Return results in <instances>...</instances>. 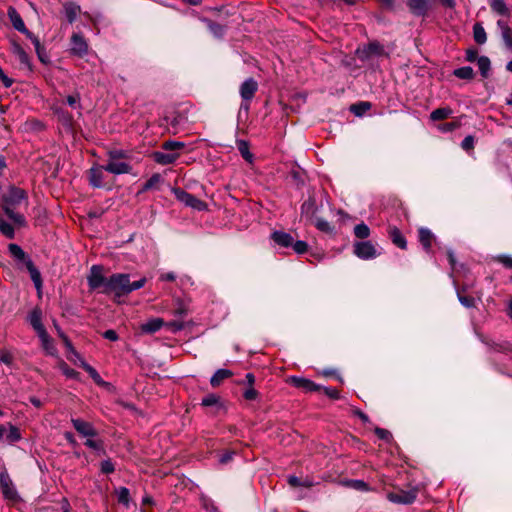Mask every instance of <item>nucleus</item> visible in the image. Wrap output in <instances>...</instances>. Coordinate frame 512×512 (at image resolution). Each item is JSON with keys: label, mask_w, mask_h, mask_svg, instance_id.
I'll use <instances>...</instances> for the list:
<instances>
[{"label": "nucleus", "mask_w": 512, "mask_h": 512, "mask_svg": "<svg viewBox=\"0 0 512 512\" xmlns=\"http://www.w3.org/2000/svg\"><path fill=\"white\" fill-rule=\"evenodd\" d=\"M497 261L505 267L512 269V256L502 254L497 257Z\"/></svg>", "instance_id": "53"}, {"label": "nucleus", "mask_w": 512, "mask_h": 512, "mask_svg": "<svg viewBox=\"0 0 512 512\" xmlns=\"http://www.w3.org/2000/svg\"><path fill=\"white\" fill-rule=\"evenodd\" d=\"M8 17H9L13 27L17 31L23 33L24 35L26 33H28L29 30L26 28L22 17L20 16V14L17 12V10L14 7L8 8Z\"/></svg>", "instance_id": "14"}, {"label": "nucleus", "mask_w": 512, "mask_h": 512, "mask_svg": "<svg viewBox=\"0 0 512 512\" xmlns=\"http://www.w3.org/2000/svg\"><path fill=\"white\" fill-rule=\"evenodd\" d=\"M0 80L2 81L3 85L6 87V88H9L12 86L13 84V79L8 77L4 70L0 67Z\"/></svg>", "instance_id": "56"}, {"label": "nucleus", "mask_w": 512, "mask_h": 512, "mask_svg": "<svg viewBox=\"0 0 512 512\" xmlns=\"http://www.w3.org/2000/svg\"><path fill=\"white\" fill-rule=\"evenodd\" d=\"M371 107L369 102H360L358 104H354L351 106V111L356 116H362L366 111H368Z\"/></svg>", "instance_id": "39"}, {"label": "nucleus", "mask_w": 512, "mask_h": 512, "mask_svg": "<svg viewBox=\"0 0 512 512\" xmlns=\"http://www.w3.org/2000/svg\"><path fill=\"white\" fill-rule=\"evenodd\" d=\"M244 397L247 400H254L257 397V391L254 388H249L244 392Z\"/></svg>", "instance_id": "64"}, {"label": "nucleus", "mask_w": 512, "mask_h": 512, "mask_svg": "<svg viewBox=\"0 0 512 512\" xmlns=\"http://www.w3.org/2000/svg\"><path fill=\"white\" fill-rule=\"evenodd\" d=\"M173 193L177 200L184 203L186 206L196 209L198 211H202L206 209V204L202 200L198 199L194 195L180 189L176 188L173 190Z\"/></svg>", "instance_id": "5"}, {"label": "nucleus", "mask_w": 512, "mask_h": 512, "mask_svg": "<svg viewBox=\"0 0 512 512\" xmlns=\"http://www.w3.org/2000/svg\"><path fill=\"white\" fill-rule=\"evenodd\" d=\"M37 335L41 341L42 348L46 351V353L49 355H54L56 353V349L47 331L45 330L38 333Z\"/></svg>", "instance_id": "21"}, {"label": "nucleus", "mask_w": 512, "mask_h": 512, "mask_svg": "<svg viewBox=\"0 0 512 512\" xmlns=\"http://www.w3.org/2000/svg\"><path fill=\"white\" fill-rule=\"evenodd\" d=\"M433 233L427 228L419 229V241L426 252H429L432 246Z\"/></svg>", "instance_id": "23"}, {"label": "nucleus", "mask_w": 512, "mask_h": 512, "mask_svg": "<svg viewBox=\"0 0 512 512\" xmlns=\"http://www.w3.org/2000/svg\"><path fill=\"white\" fill-rule=\"evenodd\" d=\"M71 53L77 56H84L88 52V44L84 37L78 33H74L71 37Z\"/></svg>", "instance_id": "11"}, {"label": "nucleus", "mask_w": 512, "mask_h": 512, "mask_svg": "<svg viewBox=\"0 0 512 512\" xmlns=\"http://www.w3.org/2000/svg\"><path fill=\"white\" fill-rule=\"evenodd\" d=\"M291 246L293 247V250L300 255L304 254L308 250V244L302 240H298L296 242L293 241Z\"/></svg>", "instance_id": "45"}, {"label": "nucleus", "mask_w": 512, "mask_h": 512, "mask_svg": "<svg viewBox=\"0 0 512 512\" xmlns=\"http://www.w3.org/2000/svg\"><path fill=\"white\" fill-rule=\"evenodd\" d=\"M6 439L9 443L17 442L21 439V434L19 429L14 425H9V431L6 435Z\"/></svg>", "instance_id": "41"}, {"label": "nucleus", "mask_w": 512, "mask_h": 512, "mask_svg": "<svg viewBox=\"0 0 512 512\" xmlns=\"http://www.w3.org/2000/svg\"><path fill=\"white\" fill-rule=\"evenodd\" d=\"M354 254L363 260L373 259L377 256L376 249L370 241H361L354 244Z\"/></svg>", "instance_id": "8"}, {"label": "nucleus", "mask_w": 512, "mask_h": 512, "mask_svg": "<svg viewBox=\"0 0 512 512\" xmlns=\"http://www.w3.org/2000/svg\"><path fill=\"white\" fill-rule=\"evenodd\" d=\"M127 157L126 153L122 150H112L108 152V160L123 161Z\"/></svg>", "instance_id": "48"}, {"label": "nucleus", "mask_w": 512, "mask_h": 512, "mask_svg": "<svg viewBox=\"0 0 512 512\" xmlns=\"http://www.w3.org/2000/svg\"><path fill=\"white\" fill-rule=\"evenodd\" d=\"M418 495V489L412 488L410 490H401L399 492H390L387 494V499L395 504L408 505L412 504Z\"/></svg>", "instance_id": "6"}, {"label": "nucleus", "mask_w": 512, "mask_h": 512, "mask_svg": "<svg viewBox=\"0 0 512 512\" xmlns=\"http://www.w3.org/2000/svg\"><path fill=\"white\" fill-rule=\"evenodd\" d=\"M26 203V193L23 189L12 187L4 195V210L7 216L15 223L23 225L24 216L14 211L17 206Z\"/></svg>", "instance_id": "1"}, {"label": "nucleus", "mask_w": 512, "mask_h": 512, "mask_svg": "<svg viewBox=\"0 0 512 512\" xmlns=\"http://www.w3.org/2000/svg\"><path fill=\"white\" fill-rule=\"evenodd\" d=\"M164 321L161 318H152L141 325V330L144 333H154L161 329Z\"/></svg>", "instance_id": "20"}, {"label": "nucleus", "mask_w": 512, "mask_h": 512, "mask_svg": "<svg viewBox=\"0 0 512 512\" xmlns=\"http://www.w3.org/2000/svg\"><path fill=\"white\" fill-rule=\"evenodd\" d=\"M117 500L119 503L123 504L126 507H129L130 504V492L126 487H119L115 490Z\"/></svg>", "instance_id": "30"}, {"label": "nucleus", "mask_w": 512, "mask_h": 512, "mask_svg": "<svg viewBox=\"0 0 512 512\" xmlns=\"http://www.w3.org/2000/svg\"><path fill=\"white\" fill-rule=\"evenodd\" d=\"M354 234L357 238L365 239L369 237L370 229L365 223H360L354 227Z\"/></svg>", "instance_id": "38"}, {"label": "nucleus", "mask_w": 512, "mask_h": 512, "mask_svg": "<svg viewBox=\"0 0 512 512\" xmlns=\"http://www.w3.org/2000/svg\"><path fill=\"white\" fill-rule=\"evenodd\" d=\"M288 483L293 487H300V486L310 487V486H312L311 481L306 480V481L302 482L300 478H298L297 476H294V475H291L288 477Z\"/></svg>", "instance_id": "43"}, {"label": "nucleus", "mask_w": 512, "mask_h": 512, "mask_svg": "<svg viewBox=\"0 0 512 512\" xmlns=\"http://www.w3.org/2000/svg\"><path fill=\"white\" fill-rule=\"evenodd\" d=\"M491 9L499 15H506L508 8L504 0H489Z\"/></svg>", "instance_id": "32"}, {"label": "nucleus", "mask_w": 512, "mask_h": 512, "mask_svg": "<svg viewBox=\"0 0 512 512\" xmlns=\"http://www.w3.org/2000/svg\"><path fill=\"white\" fill-rule=\"evenodd\" d=\"M87 282L91 290H97L100 293H107V284L109 283V277H105L103 274V268L99 265H93L87 276Z\"/></svg>", "instance_id": "4"}, {"label": "nucleus", "mask_w": 512, "mask_h": 512, "mask_svg": "<svg viewBox=\"0 0 512 512\" xmlns=\"http://www.w3.org/2000/svg\"><path fill=\"white\" fill-rule=\"evenodd\" d=\"M71 422L75 430L83 437H94L97 435L91 423L78 418L72 419Z\"/></svg>", "instance_id": "12"}, {"label": "nucleus", "mask_w": 512, "mask_h": 512, "mask_svg": "<svg viewBox=\"0 0 512 512\" xmlns=\"http://www.w3.org/2000/svg\"><path fill=\"white\" fill-rule=\"evenodd\" d=\"M473 36L474 40L478 44H484L487 40L486 32L483 26L480 23H476L473 26Z\"/></svg>", "instance_id": "31"}, {"label": "nucleus", "mask_w": 512, "mask_h": 512, "mask_svg": "<svg viewBox=\"0 0 512 512\" xmlns=\"http://www.w3.org/2000/svg\"><path fill=\"white\" fill-rule=\"evenodd\" d=\"M457 127H458L457 123L451 122V123H445V124L439 125L438 129L443 133H447V132H451V131L455 130Z\"/></svg>", "instance_id": "55"}, {"label": "nucleus", "mask_w": 512, "mask_h": 512, "mask_svg": "<svg viewBox=\"0 0 512 512\" xmlns=\"http://www.w3.org/2000/svg\"><path fill=\"white\" fill-rule=\"evenodd\" d=\"M474 146V138L472 136H466L463 140H462V143H461V147L464 149V150H470L472 149Z\"/></svg>", "instance_id": "57"}, {"label": "nucleus", "mask_w": 512, "mask_h": 512, "mask_svg": "<svg viewBox=\"0 0 512 512\" xmlns=\"http://www.w3.org/2000/svg\"><path fill=\"white\" fill-rule=\"evenodd\" d=\"M346 485L357 491L368 492L371 490L369 485L363 480H349L346 482Z\"/></svg>", "instance_id": "36"}, {"label": "nucleus", "mask_w": 512, "mask_h": 512, "mask_svg": "<svg viewBox=\"0 0 512 512\" xmlns=\"http://www.w3.org/2000/svg\"><path fill=\"white\" fill-rule=\"evenodd\" d=\"M271 237L281 247H290L293 244V237L284 231H275Z\"/></svg>", "instance_id": "19"}, {"label": "nucleus", "mask_w": 512, "mask_h": 512, "mask_svg": "<svg viewBox=\"0 0 512 512\" xmlns=\"http://www.w3.org/2000/svg\"><path fill=\"white\" fill-rule=\"evenodd\" d=\"M233 373L228 369H218L211 377L210 384L213 387L219 386L223 380L230 378Z\"/></svg>", "instance_id": "24"}, {"label": "nucleus", "mask_w": 512, "mask_h": 512, "mask_svg": "<svg viewBox=\"0 0 512 512\" xmlns=\"http://www.w3.org/2000/svg\"><path fill=\"white\" fill-rule=\"evenodd\" d=\"M315 226L318 230L321 232L327 233V234H333L334 233V227L325 219L317 218L315 220Z\"/></svg>", "instance_id": "35"}, {"label": "nucleus", "mask_w": 512, "mask_h": 512, "mask_svg": "<svg viewBox=\"0 0 512 512\" xmlns=\"http://www.w3.org/2000/svg\"><path fill=\"white\" fill-rule=\"evenodd\" d=\"M431 0H409L410 10L417 16H424L430 8Z\"/></svg>", "instance_id": "15"}, {"label": "nucleus", "mask_w": 512, "mask_h": 512, "mask_svg": "<svg viewBox=\"0 0 512 512\" xmlns=\"http://www.w3.org/2000/svg\"><path fill=\"white\" fill-rule=\"evenodd\" d=\"M203 21L206 23L207 28L215 37H217V38L223 37V35L225 33V27L223 25H220V24L215 23L208 19H204Z\"/></svg>", "instance_id": "29"}, {"label": "nucleus", "mask_w": 512, "mask_h": 512, "mask_svg": "<svg viewBox=\"0 0 512 512\" xmlns=\"http://www.w3.org/2000/svg\"><path fill=\"white\" fill-rule=\"evenodd\" d=\"M25 36L31 40V42L33 43L34 47H35V50H39L40 47L42 46L38 37H36L33 33H31L30 31H28V33L25 34Z\"/></svg>", "instance_id": "60"}, {"label": "nucleus", "mask_w": 512, "mask_h": 512, "mask_svg": "<svg viewBox=\"0 0 512 512\" xmlns=\"http://www.w3.org/2000/svg\"><path fill=\"white\" fill-rule=\"evenodd\" d=\"M104 168L114 175L130 174L132 172V166L128 162L120 160H107Z\"/></svg>", "instance_id": "9"}, {"label": "nucleus", "mask_w": 512, "mask_h": 512, "mask_svg": "<svg viewBox=\"0 0 512 512\" xmlns=\"http://www.w3.org/2000/svg\"><path fill=\"white\" fill-rule=\"evenodd\" d=\"M13 361V356L9 351H1L0 362L10 365Z\"/></svg>", "instance_id": "58"}, {"label": "nucleus", "mask_w": 512, "mask_h": 512, "mask_svg": "<svg viewBox=\"0 0 512 512\" xmlns=\"http://www.w3.org/2000/svg\"><path fill=\"white\" fill-rule=\"evenodd\" d=\"M106 169L104 165H95L92 166L89 170V182L95 188L104 187V179H105Z\"/></svg>", "instance_id": "10"}, {"label": "nucleus", "mask_w": 512, "mask_h": 512, "mask_svg": "<svg viewBox=\"0 0 512 512\" xmlns=\"http://www.w3.org/2000/svg\"><path fill=\"white\" fill-rule=\"evenodd\" d=\"M375 433L382 440L390 441L392 439V434L386 429L376 428Z\"/></svg>", "instance_id": "51"}, {"label": "nucleus", "mask_w": 512, "mask_h": 512, "mask_svg": "<svg viewBox=\"0 0 512 512\" xmlns=\"http://www.w3.org/2000/svg\"><path fill=\"white\" fill-rule=\"evenodd\" d=\"M129 280V274L117 273L111 275L107 284L106 294H114L115 297L129 294Z\"/></svg>", "instance_id": "3"}, {"label": "nucleus", "mask_w": 512, "mask_h": 512, "mask_svg": "<svg viewBox=\"0 0 512 512\" xmlns=\"http://www.w3.org/2000/svg\"><path fill=\"white\" fill-rule=\"evenodd\" d=\"M8 250L14 259L25 264L35 287L37 288V290H40L42 287L41 274L39 270L34 266L32 260L26 255L24 250L17 244H9Z\"/></svg>", "instance_id": "2"}, {"label": "nucleus", "mask_w": 512, "mask_h": 512, "mask_svg": "<svg viewBox=\"0 0 512 512\" xmlns=\"http://www.w3.org/2000/svg\"><path fill=\"white\" fill-rule=\"evenodd\" d=\"M219 401V397L215 394H208L207 396H205L202 401H201V404L205 407H210V406H214L218 403Z\"/></svg>", "instance_id": "46"}, {"label": "nucleus", "mask_w": 512, "mask_h": 512, "mask_svg": "<svg viewBox=\"0 0 512 512\" xmlns=\"http://www.w3.org/2000/svg\"><path fill=\"white\" fill-rule=\"evenodd\" d=\"M178 158L176 153H162L158 152L155 154V160L157 163L162 165L172 164Z\"/></svg>", "instance_id": "28"}, {"label": "nucleus", "mask_w": 512, "mask_h": 512, "mask_svg": "<svg viewBox=\"0 0 512 512\" xmlns=\"http://www.w3.org/2000/svg\"><path fill=\"white\" fill-rule=\"evenodd\" d=\"M389 234H390L392 242L396 246H398L401 249H406L407 248V241H406L405 237L402 235V233L400 232L399 229H397L396 227H393V228L390 229Z\"/></svg>", "instance_id": "25"}, {"label": "nucleus", "mask_w": 512, "mask_h": 512, "mask_svg": "<svg viewBox=\"0 0 512 512\" xmlns=\"http://www.w3.org/2000/svg\"><path fill=\"white\" fill-rule=\"evenodd\" d=\"M100 468H101V472L104 474L113 473L115 470V466L110 459L103 460L101 462Z\"/></svg>", "instance_id": "47"}, {"label": "nucleus", "mask_w": 512, "mask_h": 512, "mask_svg": "<svg viewBox=\"0 0 512 512\" xmlns=\"http://www.w3.org/2000/svg\"><path fill=\"white\" fill-rule=\"evenodd\" d=\"M35 51H36V54H37L39 60L42 63H46L48 61V56H47L46 50L43 46H41L39 50H35Z\"/></svg>", "instance_id": "63"}, {"label": "nucleus", "mask_w": 512, "mask_h": 512, "mask_svg": "<svg viewBox=\"0 0 512 512\" xmlns=\"http://www.w3.org/2000/svg\"><path fill=\"white\" fill-rule=\"evenodd\" d=\"M184 147V143L178 141H166L163 144V149L167 151L177 150Z\"/></svg>", "instance_id": "50"}, {"label": "nucleus", "mask_w": 512, "mask_h": 512, "mask_svg": "<svg viewBox=\"0 0 512 512\" xmlns=\"http://www.w3.org/2000/svg\"><path fill=\"white\" fill-rule=\"evenodd\" d=\"M454 75L460 79L469 80L473 77L474 72L470 66H464L454 71Z\"/></svg>", "instance_id": "37"}, {"label": "nucleus", "mask_w": 512, "mask_h": 512, "mask_svg": "<svg viewBox=\"0 0 512 512\" xmlns=\"http://www.w3.org/2000/svg\"><path fill=\"white\" fill-rule=\"evenodd\" d=\"M85 445L93 450H101L103 445L102 442L93 439H87Z\"/></svg>", "instance_id": "59"}, {"label": "nucleus", "mask_w": 512, "mask_h": 512, "mask_svg": "<svg viewBox=\"0 0 512 512\" xmlns=\"http://www.w3.org/2000/svg\"><path fill=\"white\" fill-rule=\"evenodd\" d=\"M238 150L242 157L251 163L253 161V154L249 151V145L246 141L240 140L237 142Z\"/></svg>", "instance_id": "33"}, {"label": "nucleus", "mask_w": 512, "mask_h": 512, "mask_svg": "<svg viewBox=\"0 0 512 512\" xmlns=\"http://www.w3.org/2000/svg\"><path fill=\"white\" fill-rule=\"evenodd\" d=\"M293 382L297 387L303 388L306 391H316L320 389V386L306 378L294 377Z\"/></svg>", "instance_id": "26"}, {"label": "nucleus", "mask_w": 512, "mask_h": 512, "mask_svg": "<svg viewBox=\"0 0 512 512\" xmlns=\"http://www.w3.org/2000/svg\"><path fill=\"white\" fill-rule=\"evenodd\" d=\"M459 302L466 308L475 306V299L469 296H463L460 292H457Z\"/></svg>", "instance_id": "44"}, {"label": "nucleus", "mask_w": 512, "mask_h": 512, "mask_svg": "<svg viewBox=\"0 0 512 512\" xmlns=\"http://www.w3.org/2000/svg\"><path fill=\"white\" fill-rule=\"evenodd\" d=\"M28 321L37 334L46 330L42 324V312L39 308H35L29 313Z\"/></svg>", "instance_id": "16"}, {"label": "nucleus", "mask_w": 512, "mask_h": 512, "mask_svg": "<svg viewBox=\"0 0 512 512\" xmlns=\"http://www.w3.org/2000/svg\"><path fill=\"white\" fill-rule=\"evenodd\" d=\"M383 52V47L378 43H370L368 45V54L380 55Z\"/></svg>", "instance_id": "54"}, {"label": "nucleus", "mask_w": 512, "mask_h": 512, "mask_svg": "<svg viewBox=\"0 0 512 512\" xmlns=\"http://www.w3.org/2000/svg\"><path fill=\"white\" fill-rule=\"evenodd\" d=\"M103 337L107 340H110V341H117L118 340V334L116 333L115 330H112V329H109V330H106L104 333H103Z\"/></svg>", "instance_id": "61"}, {"label": "nucleus", "mask_w": 512, "mask_h": 512, "mask_svg": "<svg viewBox=\"0 0 512 512\" xmlns=\"http://www.w3.org/2000/svg\"><path fill=\"white\" fill-rule=\"evenodd\" d=\"M145 283H146V278H141L138 281H134V282L129 281V289H128L129 293L142 288L145 285Z\"/></svg>", "instance_id": "52"}, {"label": "nucleus", "mask_w": 512, "mask_h": 512, "mask_svg": "<svg viewBox=\"0 0 512 512\" xmlns=\"http://www.w3.org/2000/svg\"><path fill=\"white\" fill-rule=\"evenodd\" d=\"M63 8L68 22L72 24L80 13V6L76 3L68 2L64 4Z\"/></svg>", "instance_id": "22"}, {"label": "nucleus", "mask_w": 512, "mask_h": 512, "mask_svg": "<svg viewBox=\"0 0 512 512\" xmlns=\"http://www.w3.org/2000/svg\"><path fill=\"white\" fill-rule=\"evenodd\" d=\"M0 488L6 499L16 500L18 498L16 488L6 470L0 473Z\"/></svg>", "instance_id": "7"}, {"label": "nucleus", "mask_w": 512, "mask_h": 512, "mask_svg": "<svg viewBox=\"0 0 512 512\" xmlns=\"http://www.w3.org/2000/svg\"><path fill=\"white\" fill-rule=\"evenodd\" d=\"M162 180L160 174H153L143 185L142 191H148L153 189L157 184H159Z\"/></svg>", "instance_id": "42"}, {"label": "nucleus", "mask_w": 512, "mask_h": 512, "mask_svg": "<svg viewBox=\"0 0 512 512\" xmlns=\"http://www.w3.org/2000/svg\"><path fill=\"white\" fill-rule=\"evenodd\" d=\"M497 25L501 30V36L505 47L512 51V30L504 20H498Z\"/></svg>", "instance_id": "18"}, {"label": "nucleus", "mask_w": 512, "mask_h": 512, "mask_svg": "<svg viewBox=\"0 0 512 512\" xmlns=\"http://www.w3.org/2000/svg\"><path fill=\"white\" fill-rule=\"evenodd\" d=\"M84 369L89 373V375L95 380L97 383H101L102 379L99 375V373L89 364L83 363Z\"/></svg>", "instance_id": "49"}, {"label": "nucleus", "mask_w": 512, "mask_h": 512, "mask_svg": "<svg viewBox=\"0 0 512 512\" xmlns=\"http://www.w3.org/2000/svg\"><path fill=\"white\" fill-rule=\"evenodd\" d=\"M258 89V84L253 78L246 79L240 87V95L244 101H250Z\"/></svg>", "instance_id": "13"}, {"label": "nucleus", "mask_w": 512, "mask_h": 512, "mask_svg": "<svg viewBox=\"0 0 512 512\" xmlns=\"http://www.w3.org/2000/svg\"><path fill=\"white\" fill-rule=\"evenodd\" d=\"M11 51L18 58L19 62L27 67H30V59L23 47L16 41L11 42Z\"/></svg>", "instance_id": "17"}, {"label": "nucleus", "mask_w": 512, "mask_h": 512, "mask_svg": "<svg viewBox=\"0 0 512 512\" xmlns=\"http://www.w3.org/2000/svg\"><path fill=\"white\" fill-rule=\"evenodd\" d=\"M451 114H452V109H450L449 107H441V108L435 109L434 111L431 112L430 119L432 121L444 120V119L450 117Z\"/></svg>", "instance_id": "27"}, {"label": "nucleus", "mask_w": 512, "mask_h": 512, "mask_svg": "<svg viewBox=\"0 0 512 512\" xmlns=\"http://www.w3.org/2000/svg\"><path fill=\"white\" fill-rule=\"evenodd\" d=\"M477 65L480 70V73L483 77H487L490 71V60L486 56H481L477 59Z\"/></svg>", "instance_id": "34"}, {"label": "nucleus", "mask_w": 512, "mask_h": 512, "mask_svg": "<svg viewBox=\"0 0 512 512\" xmlns=\"http://www.w3.org/2000/svg\"><path fill=\"white\" fill-rule=\"evenodd\" d=\"M315 211H316V206H315V200L313 198H309L301 206V213L303 215H309V214L312 215L315 213Z\"/></svg>", "instance_id": "40"}, {"label": "nucleus", "mask_w": 512, "mask_h": 512, "mask_svg": "<svg viewBox=\"0 0 512 512\" xmlns=\"http://www.w3.org/2000/svg\"><path fill=\"white\" fill-rule=\"evenodd\" d=\"M324 391H325V394L327 396H329L330 398H332V399H338L339 398V392L335 388L325 387Z\"/></svg>", "instance_id": "62"}]
</instances>
